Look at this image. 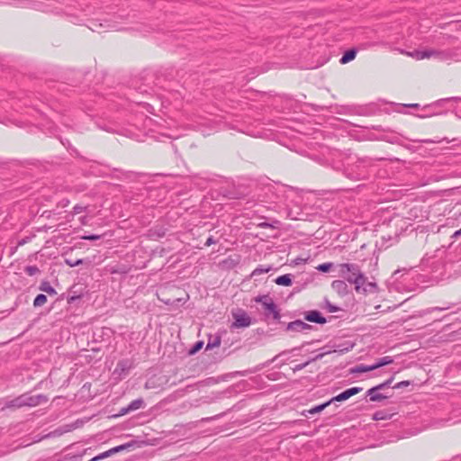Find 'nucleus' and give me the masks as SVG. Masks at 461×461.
Instances as JSON below:
<instances>
[{
	"mask_svg": "<svg viewBox=\"0 0 461 461\" xmlns=\"http://www.w3.org/2000/svg\"><path fill=\"white\" fill-rule=\"evenodd\" d=\"M372 160L368 158L349 157L344 169L345 176L352 180H361L367 176Z\"/></svg>",
	"mask_w": 461,
	"mask_h": 461,
	"instance_id": "obj_1",
	"label": "nucleus"
},
{
	"mask_svg": "<svg viewBox=\"0 0 461 461\" xmlns=\"http://www.w3.org/2000/svg\"><path fill=\"white\" fill-rule=\"evenodd\" d=\"M339 275L345 277L348 283L353 284L356 292L360 294L362 286L366 284V276L357 264H340Z\"/></svg>",
	"mask_w": 461,
	"mask_h": 461,
	"instance_id": "obj_2",
	"label": "nucleus"
},
{
	"mask_svg": "<svg viewBox=\"0 0 461 461\" xmlns=\"http://www.w3.org/2000/svg\"><path fill=\"white\" fill-rule=\"evenodd\" d=\"M47 401V397L44 396L43 394L31 395L28 393H24L11 401L6 402L5 406L6 408H21L23 406L34 407Z\"/></svg>",
	"mask_w": 461,
	"mask_h": 461,
	"instance_id": "obj_3",
	"label": "nucleus"
},
{
	"mask_svg": "<svg viewBox=\"0 0 461 461\" xmlns=\"http://www.w3.org/2000/svg\"><path fill=\"white\" fill-rule=\"evenodd\" d=\"M257 302L262 303V305L266 311V314H272L275 320L281 318L279 310L274 301L268 296H261L256 299Z\"/></svg>",
	"mask_w": 461,
	"mask_h": 461,
	"instance_id": "obj_4",
	"label": "nucleus"
},
{
	"mask_svg": "<svg viewBox=\"0 0 461 461\" xmlns=\"http://www.w3.org/2000/svg\"><path fill=\"white\" fill-rule=\"evenodd\" d=\"M234 321L231 323V329L247 328L251 324L250 316L243 310L232 313Z\"/></svg>",
	"mask_w": 461,
	"mask_h": 461,
	"instance_id": "obj_5",
	"label": "nucleus"
},
{
	"mask_svg": "<svg viewBox=\"0 0 461 461\" xmlns=\"http://www.w3.org/2000/svg\"><path fill=\"white\" fill-rule=\"evenodd\" d=\"M435 57L439 60H447L451 58L449 51L425 50L417 53V59H423Z\"/></svg>",
	"mask_w": 461,
	"mask_h": 461,
	"instance_id": "obj_6",
	"label": "nucleus"
},
{
	"mask_svg": "<svg viewBox=\"0 0 461 461\" xmlns=\"http://www.w3.org/2000/svg\"><path fill=\"white\" fill-rule=\"evenodd\" d=\"M312 329V326L301 321L296 320L291 321L286 326V330L293 332H303L308 333Z\"/></svg>",
	"mask_w": 461,
	"mask_h": 461,
	"instance_id": "obj_7",
	"label": "nucleus"
},
{
	"mask_svg": "<svg viewBox=\"0 0 461 461\" xmlns=\"http://www.w3.org/2000/svg\"><path fill=\"white\" fill-rule=\"evenodd\" d=\"M362 390H363L362 387H351V388H348V389L343 391L342 393H340L339 394H338V395L334 396L333 398H331L330 399L331 402L346 401L348 398H350L351 396L356 395L358 393L362 392Z\"/></svg>",
	"mask_w": 461,
	"mask_h": 461,
	"instance_id": "obj_8",
	"label": "nucleus"
},
{
	"mask_svg": "<svg viewBox=\"0 0 461 461\" xmlns=\"http://www.w3.org/2000/svg\"><path fill=\"white\" fill-rule=\"evenodd\" d=\"M304 318L308 321L319 324H324L327 322V320L323 316H321V312L318 311H310L306 312Z\"/></svg>",
	"mask_w": 461,
	"mask_h": 461,
	"instance_id": "obj_9",
	"label": "nucleus"
},
{
	"mask_svg": "<svg viewBox=\"0 0 461 461\" xmlns=\"http://www.w3.org/2000/svg\"><path fill=\"white\" fill-rule=\"evenodd\" d=\"M381 389L378 388V386H374L372 388H370L367 392H366V395L369 396V399L371 402H381L384 399H387V396L383 394V393H378V391H380Z\"/></svg>",
	"mask_w": 461,
	"mask_h": 461,
	"instance_id": "obj_10",
	"label": "nucleus"
},
{
	"mask_svg": "<svg viewBox=\"0 0 461 461\" xmlns=\"http://www.w3.org/2000/svg\"><path fill=\"white\" fill-rule=\"evenodd\" d=\"M331 287L338 294L344 295L348 294V285L343 280H335L331 284Z\"/></svg>",
	"mask_w": 461,
	"mask_h": 461,
	"instance_id": "obj_11",
	"label": "nucleus"
},
{
	"mask_svg": "<svg viewBox=\"0 0 461 461\" xmlns=\"http://www.w3.org/2000/svg\"><path fill=\"white\" fill-rule=\"evenodd\" d=\"M331 403V400L324 402V403H321V404H319L317 406H314L307 411H304L303 412V415H304L305 417H308V414H315V413H318V412H321V411H323L326 407H328L330 404Z\"/></svg>",
	"mask_w": 461,
	"mask_h": 461,
	"instance_id": "obj_12",
	"label": "nucleus"
},
{
	"mask_svg": "<svg viewBox=\"0 0 461 461\" xmlns=\"http://www.w3.org/2000/svg\"><path fill=\"white\" fill-rule=\"evenodd\" d=\"M357 50L354 49L347 50L343 56L340 58L339 62L341 64H347L349 61L353 60L356 58Z\"/></svg>",
	"mask_w": 461,
	"mask_h": 461,
	"instance_id": "obj_13",
	"label": "nucleus"
},
{
	"mask_svg": "<svg viewBox=\"0 0 461 461\" xmlns=\"http://www.w3.org/2000/svg\"><path fill=\"white\" fill-rule=\"evenodd\" d=\"M221 336L220 335H214V336H210L209 339H208V342H207V345H206V349H212L214 348H217L221 345Z\"/></svg>",
	"mask_w": 461,
	"mask_h": 461,
	"instance_id": "obj_14",
	"label": "nucleus"
},
{
	"mask_svg": "<svg viewBox=\"0 0 461 461\" xmlns=\"http://www.w3.org/2000/svg\"><path fill=\"white\" fill-rule=\"evenodd\" d=\"M275 283L279 285L289 286L292 285L291 275L286 274L276 278Z\"/></svg>",
	"mask_w": 461,
	"mask_h": 461,
	"instance_id": "obj_15",
	"label": "nucleus"
},
{
	"mask_svg": "<svg viewBox=\"0 0 461 461\" xmlns=\"http://www.w3.org/2000/svg\"><path fill=\"white\" fill-rule=\"evenodd\" d=\"M378 287L377 285L374 282H367L366 279V284L361 288V294H366V293H375L377 292Z\"/></svg>",
	"mask_w": 461,
	"mask_h": 461,
	"instance_id": "obj_16",
	"label": "nucleus"
},
{
	"mask_svg": "<svg viewBox=\"0 0 461 461\" xmlns=\"http://www.w3.org/2000/svg\"><path fill=\"white\" fill-rule=\"evenodd\" d=\"M144 406V401L141 398L133 400L130 402V404L126 407V411H136Z\"/></svg>",
	"mask_w": 461,
	"mask_h": 461,
	"instance_id": "obj_17",
	"label": "nucleus"
},
{
	"mask_svg": "<svg viewBox=\"0 0 461 461\" xmlns=\"http://www.w3.org/2000/svg\"><path fill=\"white\" fill-rule=\"evenodd\" d=\"M393 362V357H389V356H386V357H383L377 359V361L374 364V366L375 367V369H377V368L382 367L384 366L390 365Z\"/></svg>",
	"mask_w": 461,
	"mask_h": 461,
	"instance_id": "obj_18",
	"label": "nucleus"
},
{
	"mask_svg": "<svg viewBox=\"0 0 461 461\" xmlns=\"http://www.w3.org/2000/svg\"><path fill=\"white\" fill-rule=\"evenodd\" d=\"M40 290L42 291V292H45L47 293L48 294L50 295H54L57 294L56 290L51 286V285L47 282V281H44L40 285Z\"/></svg>",
	"mask_w": 461,
	"mask_h": 461,
	"instance_id": "obj_19",
	"label": "nucleus"
},
{
	"mask_svg": "<svg viewBox=\"0 0 461 461\" xmlns=\"http://www.w3.org/2000/svg\"><path fill=\"white\" fill-rule=\"evenodd\" d=\"M47 302V296L43 294H38L34 301H33V306L34 307H41Z\"/></svg>",
	"mask_w": 461,
	"mask_h": 461,
	"instance_id": "obj_20",
	"label": "nucleus"
},
{
	"mask_svg": "<svg viewBox=\"0 0 461 461\" xmlns=\"http://www.w3.org/2000/svg\"><path fill=\"white\" fill-rule=\"evenodd\" d=\"M375 369V367L374 366V364L371 366L360 365L355 368L354 372L366 373V372L373 371Z\"/></svg>",
	"mask_w": 461,
	"mask_h": 461,
	"instance_id": "obj_21",
	"label": "nucleus"
},
{
	"mask_svg": "<svg viewBox=\"0 0 461 461\" xmlns=\"http://www.w3.org/2000/svg\"><path fill=\"white\" fill-rule=\"evenodd\" d=\"M389 418H390V415L387 414L384 411H378L375 412L373 415L374 420H387Z\"/></svg>",
	"mask_w": 461,
	"mask_h": 461,
	"instance_id": "obj_22",
	"label": "nucleus"
},
{
	"mask_svg": "<svg viewBox=\"0 0 461 461\" xmlns=\"http://www.w3.org/2000/svg\"><path fill=\"white\" fill-rule=\"evenodd\" d=\"M131 446H132L131 443L122 444V445H120V446H117V447L110 448V452L113 453V454H116L118 452H121L122 450H125V449L129 448Z\"/></svg>",
	"mask_w": 461,
	"mask_h": 461,
	"instance_id": "obj_23",
	"label": "nucleus"
},
{
	"mask_svg": "<svg viewBox=\"0 0 461 461\" xmlns=\"http://www.w3.org/2000/svg\"><path fill=\"white\" fill-rule=\"evenodd\" d=\"M287 215L292 220H300L302 219L303 212L301 211L294 212L292 208H289Z\"/></svg>",
	"mask_w": 461,
	"mask_h": 461,
	"instance_id": "obj_24",
	"label": "nucleus"
},
{
	"mask_svg": "<svg viewBox=\"0 0 461 461\" xmlns=\"http://www.w3.org/2000/svg\"><path fill=\"white\" fill-rule=\"evenodd\" d=\"M87 208H88V206H83V205H80V204H76L73 207L72 214L76 215V214H79L81 212H86Z\"/></svg>",
	"mask_w": 461,
	"mask_h": 461,
	"instance_id": "obj_25",
	"label": "nucleus"
},
{
	"mask_svg": "<svg viewBox=\"0 0 461 461\" xmlns=\"http://www.w3.org/2000/svg\"><path fill=\"white\" fill-rule=\"evenodd\" d=\"M113 455V453L110 452V449L107 450V451H104L101 454H99L98 456L93 457L91 460L89 461H98V460H101V459H104V458H106L110 456Z\"/></svg>",
	"mask_w": 461,
	"mask_h": 461,
	"instance_id": "obj_26",
	"label": "nucleus"
},
{
	"mask_svg": "<svg viewBox=\"0 0 461 461\" xmlns=\"http://www.w3.org/2000/svg\"><path fill=\"white\" fill-rule=\"evenodd\" d=\"M144 388L145 389H158L159 388V385H158L156 384V381L154 379H149L145 384H144Z\"/></svg>",
	"mask_w": 461,
	"mask_h": 461,
	"instance_id": "obj_27",
	"label": "nucleus"
},
{
	"mask_svg": "<svg viewBox=\"0 0 461 461\" xmlns=\"http://www.w3.org/2000/svg\"><path fill=\"white\" fill-rule=\"evenodd\" d=\"M25 272L29 276H34L37 273H39L40 270H39V268L36 266H28V267H25Z\"/></svg>",
	"mask_w": 461,
	"mask_h": 461,
	"instance_id": "obj_28",
	"label": "nucleus"
},
{
	"mask_svg": "<svg viewBox=\"0 0 461 461\" xmlns=\"http://www.w3.org/2000/svg\"><path fill=\"white\" fill-rule=\"evenodd\" d=\"M332 267V263H323L319 265L316 268L321 272H328Z\"/></svg>",
	"mask_w": 461,
	"mask_h": 461,
	"instance_id": "obj_29",
	"label": "nucleus"
},
{
	"mask_svg": "<svg viewBox=\"0 0 461 461\" xmlns=\"http://www.w3.org/2000/svg\"><path fill=\"white\" fill-rule=\"evenodd\" d=\"M393 381V376L390 377L389 379H387L384 383L379 384L377 386H378V388L383 390V389H384L386 387H390V385L392 384Z\"/></svg>",
	"mask_w": 461,
	"mask_h": 461,
	"instance_id": "obj_30",
	"label": "nucleus"
},
{
	"mask_svg": "<svg viewBox=\"0 0 461 461\" xmlns=\"http://www.w3.org/2000/svg\"><path fill=\"white\" fill-rule=\"evenodd\" d=\"M270 267L264 268L262 267H258L253 272L252 276H258L263 273H267L269 271Z\"/></svg>",
	"mask_w": 461,
	"mask_h": 461,
	"instance_id": "obj_31",
	"label": "nucleus"
},
{
	"mask_svg": "<svg viewBox=\"0 0 461 461\" xmlns=\"http://www.w3.org/2000/svg\"><path fill=\"white\" fill-rule=\"evenodd\" d=\"M325 304L329 312H336L339 311V307L331 304L328 300L325 301Z\"/></svg>",
	"mask_w": 461,
	"mask_h": 461,
	"instance_id": "obj_32",
	"label": "nucleus"
},
{
	"mask_svg": "<svg viewBox=\"0 0 461 461\" xmlns=\"http://www.w3.org/2000/svg\"><path fill=\"white\" fill-rule=\"evenodd\" d=\"M311 361H312V360H309V361H306V362H304V363H302V364H298V365H296V366L293 368V371H294V372H297V371L303 370L304 367H306V366L310 364V362H311Z\"/></svg>",
	"mask_w": 461,
	"mask_h": 461,
	"instance_id": "obj_33",
	"label": "nucleus"
},
{
	"mask_svg": "<svg viewBox=\"0 0 461 461\" xmlns=\"http://www.w3.org/2000/svg\"><path fill=\"white\" fill-rule=\"evenodd\" d=\"M100 238H101L100 235H95V234L85 235V236L81 237L82 240H97Z\"/></svg>",
	"mask_w": 461,
	"mask_h": 461,
	"instance_id": "obj_34",
	"label": "nucleus"
},
{
	"mask_svg": "<svg viewBox=\"0 0 461 461\" xmlns=\"http://www.w3.org/2000/svg\"><path fill=\"white\" fill-rule=\"evenodd\" d=\"M83 260L82 259H77L76 261H72L70 259H66V264L68 265L69 267H77L80 264H82Z\"/></svg>",
	"mask_w": 461,
	"mask_h": 461,
	"instance_id": "obj_35",
	"label": "nucleus"
},
{
	"mask_svg": "<svg viewBox=\"0 0 461 461\" xmlns=\"http://www.w3.org/2000/svg\"><path fill=\"white\" fill-rule=\"evenodd\" d=\"M410 384L409 381H402L400 383H397L395 385H393L394 389L402 388L404 386H408Z\"/></svg>",
	"mask_w": 461,
	"mask_h": 461,
	"instance_id": "obj_36",
	"label": "nucleus"
},
{
	"mask_svg": "<svg viewBox=\"0 0 461 461\" xmlns=\"http://www.w3.org/2000/svg\"><path fill=\"white\" fill-rule=\"evenodd\" d=\"M203 345V343L202 341L196 342L195 345L194 346L193 349L191 350V353H195L198 350H200L202 348Z\"/></svg>",
	"mask_w": 461,
	"mask_h": 461,
	"instance_id": "obj_37",
	"label": "nucleus"
},
{
	"mask_svg": "<svg viewBox=\"0 0 461 461\" xmlns=\"http://www.w3.org/2000/svg\"><path fill=\"white\" fill-rule=\"evenodd\" d=\"M450 306H446V307H433L431 309H429L427 310L428 312H434V311H438V312H442V311H445V310H447L449 309Z\"/></svg>",
	"mask_w": 461,
	"mask_h": 461,
	"instance_id": "obj_38",
	"label": "nucleus"
},
{
	"mask_svg": "<svg viewBox=\"0 0 461 461\" xmlns=\"http://www.w3.org/2000/svg\"><path fill=\"white\" fill-rule=\"evenodd\" d=\"M215 243H216V240L213 239V237L211 236L205 241V246L208 247V246H211V245L215 244Z\"/></svg>",
	"mask_w": 461,
	"mask_h": 461,
	"instance_id": "obj_39",
	"label": "nucleus"
},
{
	"mask_svg": "<svg viewBox=\"0 0 461 461\" xmlns=\"http://www.w3.org/2000/svg\"><path fill=\"white\" fill-rule=\"evenodd\" d=\"M79 221L82 225H86L88 222V219L86 216H82L79 218Z\"/></svg>",
	"mask_w": 461,
	"mask_h": 461,
	"instance_id": "obj_40",
	"label": "nucleus"
},
{
	"mask_svg": "<svg viewBox=\"0 0 461 461\" xmlns=\"http://www.w3.org/2000/svg\"><path fill=\"white\" fill-rule=\"evenodd\" d=\"M459 236H461V228L458 230L454 232V234L452 235V238L456 239Z\"/></svg>",
	"mask_w": 461,
	"mask_h": 461,
	"instance_id": "obj_41",
	"label": "nucleus"
},
{
	"mask_svg": "<svg viewBox=\"0 0 461 461\" xmlns=\"http://www.w3.org/2000/svg\"><path fill=\"white\" fill-rule=\"evenodd\" d=\"M130 411H126V408H122L120 411V415H125V414L129 413Z\"/></svg>",
	"mask_w": 461,
	"mask_h": 461,
	"instance_id": "obj_42",
	"label": "nucleus"
},
{
	"mask_svg": "<svg viewBox=\"0 0 461 461\" xmlns=\"http://www.w3.org/2000/svg\"><path fill=\"white\" fill-rule=\"evenodd\" d=\"M422 142H424V143H438L440 141L439 140H422Z\"/></svg>",
	"mask_w": 461,
	"mask_h": 461,
	"instance_id": "obj_43",
	"label": "nucleus"
},
{
	"mask_svg": "<svg viewBox=\"0 0 461 461\" xmlns=\"http://www.w3.org/2000/svg\"><path fill=\"white\" fill-rule=\"evenodd\" d=\"M406 106H408V107H413V108L415 107V108H416V107H418V106H419V104H407Z\"/></svg>",
	"mask_w": 461,
	"mask_h": 461,
	"instance_id": "obj_44",
	"label": "nucleus"
},
{
	"mask_svg": "<svg viewBox=\"0 0 461 461\" xmlns=\"http://www.w3.org/2000/svg\"><path fill=\"white\" fill-rule=\"evenodd\" d=\"M322 357V354L316 356L312 360L320 359Z\"/></svg>",
	"mask_w": 461,
	"mask_h": 461,
	"instance_id": "obj_45",
	"label": "nucleus"
},
{
	"mask_svg": "<svg viewBox=\"0 0 461 461\" xmlns=\"http://www.w3.org/2000/svg\"><path fill=\"white\" fill-rule=\"evenodd\" d=\"M289 193H290V194H291V195L295 194V193H294V191L293 189H290V190H289Z\"/></svg>",
	"mask_w": 461,
	"mask_h": 461,
	"instance_id": "obj_46",
	"label": "nucleus"
},
{
	"mask_svg": "<svg viewBox=\"0 0 461 461\" xmlns=\"http://www.w3.org/2000/svg\"><path fill=\"white\" fill-rule=\"evenodd\" d=\"M443 140H446L447 143L450 142V140H448L447 138L443 139Z\"/></svg>",
	"mask_w": 461,
	"mask_h": 461,
	"instance_id": "obj_47",
	"label": "nucleus"
},
{
	"mask_svg": "<svg viewBox=\"0 0 461 461\" xmlns=\"http://www.w3.org/2000/svg\"><path fill=\"white\" fill-rule=\"evenodd\" d=\"M429 114H422V115H420V117H427V116H429Z\"/></svg>",
	"mask_w": 461,
	"mask_h": 461,
	"instance_id": "obj_48",
	"label": "nucleus"
}]
</instances>
